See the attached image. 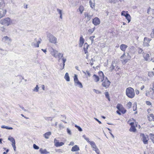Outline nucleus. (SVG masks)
Returning <instances> with one entry per match:
<instances>
[{
    "mask_svg": "<svg viewBox=\"0 0 154 154\" xmlns=\"http://www.w3.org/2000/svg\"><path fill=\"white\" fill-rule=\"evenodd\" d=\"M127 13H128V11H123L121 12V15L122 16H125V14H126Z\"/></svg>",
    "mask_w": 154,
    "mask_h": 154,
    "instance_id": "55",
    "label": "nucleus"
},
{
    "mask_svg": "<svg viewBox=\"0 0 154 154\" xmlns=\"http://www.w3.org/2000/svg\"><path fill=\"white\" fill-rule=\"evenodd\" d=\"M0 23L5 26H8L14 23H13L12 20H0Z\"/></svg>",
    "mask_w": 154,
    "mask_h": 154,
    "instance_id": "3",
    "label": "nucleus"
},
{
    "mask_svg": "<svg viewBox=\"0 0 154 154\" xmlns=\"http://www.w3.org/2000/svg\"><path fill=\"white\" fill-rule=\"evenodd\" d=\"M116 108L119 111L123 114L125 113L126 111V110L123 108L122 105L120 104L119 103L117 105Z\"/></svg>",
    "mask_w": 154,
    "mask_h": 154,
    "instance_id": "8",
    "label": "nucleus"
},
{
    "mask_svg": "<svg viewBox=\"0 0 154 154\" xmlns=\"http://www.w3.org/2000/svg\"><path fill=\"white\" fill-rule=\"evenodd\" d=\"M84 42V39L83 38V36L81 35L79 39V46L81 47L82 46Z\"/></svg>",
    "mask_w": 154,
    "mask_h": 154,
    "instance_id": "16",
    "label": "nucleus"
},
{
    "mask_svg": "<svg viewBox=\"0 0 154 154\" xmlns=\"http://www.w3.org/2000/svg\"><path fill=\"white\" fill-rule=\"evenodd\" d=\"M79 10L80 11L81 14H82V12L84 11V7L82 6H80L79 8Z\"/></svg>",
    "mask_w": 154,
    "mask_h": 154,
    "instance_id": "50",
    "label": "nucleus"
},
{
    "mask_svg": "<svg viewBox=\"0 0 154 154\" xmlns=\"http://www.w3.org/2000/svg\"><path fill=\"white\" fill-rule=\"evenodd\" d=\"M89 3L91 7L92 8L94 7V4L92 3L91 0H90L89 1Z\"/></svg>",
    "mask_w": 154,
    "mask_h": 154,
    "instance_id": "49",
    "label": "nucleus"
},
{
    "mask_svg": "<svg viewBox=\"0 0 154 154\" xmlns=\"http://www.w3.org/2000/svg\"><path fill=\"white\" fill-rule=\"evenodd\" d=\"M63 150L61 149H56V152H63Z\"/></svg>",
    "mask_w": 154,
    "mask_h": 154,
    "instance_id": "60",
    "label": "nucleus"
},
{
    "mask_svg": "<svg viewBox=\"0 0 154 154\" xmlns=\"http://www.w3.org/2000/svg\"><path fill=\"white\" fill-rule=\"evenodd\" d=\"M5 29L4 27H1V30L3 32H5Z\"/></svg>",
    "mask_w": 154,
    "mask_h": 154,
    "instance_id": "59",
    "label": "nucleus"
},
{
    "mask_svg": "<svg viewBox=\"0 0 154 154\" xmlns=\"http://www.w3.org/2000/svg\"><path fill=\"white\" fill-rule=\"evenodd\" d=\"M39 88L38 85H36L35 87L32 89V91L35 92H38L39 91Z\"/></svg>",
    "mask_w": 154,
    "mask_h": 154,
    "instance_id": "35",
    "label": "nucleus"
},
{
    "mask_svg": "<svg viewBox=\"0 0 154 154\" xmlns=\"http://www.w3.org/2000/svg\"><path fill=\"white\" fill-rule=\"evenodd\" d=\"M33 147L34 149H39V147L35 144H33Z\"/></svg>",
    "mask_w": 154,
    "mask_h": 154,
    "instance_id": "54",
    "label": "nucleus"
},
{
    "mask_svg": "<svg viewBox=\"0 0 154 154\" xmlns=\"http://www.w3.org/2000/svg\"><path fill=\"white\" fill-rule=\"evenodd\" d=\"M150 35L152 38H154V29H152V32H151Z\"/></svg>",
    "mask_w": 154,
    "mask_h": 154,
    "instance_id": "56",
    "label": "nucleus"
},
{
    "mask_svg": "<svg viewBox=\"0 0 154 154\" xmlns=\"http://www.w3.org/2000/svg\"><path fill=\"white\" fill-rule=\"evenodd\" d=\"M95 30V27H94V28L91 29H88V33L89 34H91Z\"/></svg>",
    "mask_w": 154,
    "mask_h": 154,
    "instance_id": "34",
    "label": "nucleus"
},
{
    "mask_svg": "<svg viewBox=\"0 0 154 154\" xmlns=\"http://www.w3.org/2000/svg\"><path fill=\"white\" fill-rule=\"evenodd\" d=\"M147 13L149 14L154 15V9L151 8L149 7L147 9Z\"/></svg>",
    "mask_w": 154,
    "mask_h": 154,
    "instance_id": "15",
    "label": "nucleus"
},
{
    "mask_svg": "<svg viewBox=\"0 0 154 154\" xmlns=\"http://www.w3.org/2000/svg\"><path fill=\"white\" fill-rule=\"evenodd\" d=\"M53 117H46L45 118V119L47 121H49L50 120L51 121L53 119Z\"/></svg>",
    "mask_w": 154,
    "mask_h": 154,
    "instance_id": "52",
    "label": "nucleus"
},
{
    "mask_svg": "<svg viewBox=\"0 0 154 154\" xmlns=\"http://www.w3.org/2000/svg\"><path fill=\"white\" fill-rule=\"evenodd\" d=\"M47 37L50 42L54 44L57 43V38L50 33L47 34Z\"/></svg>",
    "mask_w": 154,
    "mask_h": 154,
    "instance_id": "2",
    "label": "nucleus"
},
{
    "mask_svg": "<svg viewBox=\"0 0 154 154\" xmlns=\"http://www.w3.org/2000/svg\"><path fill=\"white\" fill-rule=\"evenodd\" d=\"M154 75V73L153 72H149L148 76L150 77H152Z\"/></svg>",
    "mask_w": 154,
    "mask_h": 154,
    "instance_id": "51",
    "label": "nucleus"
},
{
    "mask_svg": "<svg viewBox=\"0 0 154 154\" xmlns=\"http://www.w3.org/2000/svg\"><path fill=\"white\" fill-rule=\"evenodd\" d=\"M2 40L6 43H9L12 41V39L7 36H4L2 38Z\"/></svg>",
    "mask_w": 154,
    "mask_h": 154,
    "instance_id": "13",
    "label": "nucleus"
},
{
    "mask_svg": "<svg viewBox=\"0 0 154 154\" xmlns=\"http://www.w3.org/2000/svg\"><path fill=\"white\" fill-rule=\"evenodd\" d=\"M115 62V61H112L111 65L110 67V70L111 71H112V70L114 69V67H115V66H114V63Z\"/></svg>",
    "mask_w": 154,
    "mask_h": 154,
    "instance_id": "37",
    "label": "nucleus"
},
{
    "mask_svg": "<svg viewBox=\"0 0 154 154\" xmlns=\"http://www.w3.org/2000/svg\"><path fill=\"white\" fill-rule=\"evenodd\" d=\"M67 133L69 135H71L72 133H71V131L70 130L69 128H67Z\"/></svg>",
    "mask_w": 154,
    "mask_h": 154,
    "instance_id": "58",
    "label": "nucleus"
},
{
    "mask_svg": "<svg viewBox=\"0 0 154 154\" xmlns=\"http://www.w3.org/2000/svg\"><path fill=\"white\" fill-rule=\"evenodd\" d=\"M143 56L145 60L148 61L149 60V54L144 53L143 54Z\"/></svg>",
    "mask_w": 154,
    "mask_h": 154,
    "instance_id": "25",
    "label": "nucleus"
},
{
    "mask_svg": "<svg viewBox=\"0 0 154 154\" xmlns=\"http://www.w3.org/2000/svg\"><path fill=\"white\" fill-rule=\"evenodd\" d=\"M148 118L149 121H154V116L152 114L149 115Z\"/></svg>",
    "mask_w": 154,
    "mask_h": 154,
    "instance_id": "24",
    "label": "nucleus"
},
{
    "mask_svg": "<svg viewBox=\"0 0 154 154\" xmlns=\"http://www.w3.org/2000/svg\"><path fill=\"white\" fill-rule=\"evenodd\" d=\"M62 59L63 61V63H62L63 67L62 68H64V66H65V63L66 60V59L64 57Z\"/></svg>",
    "mask_w": 154,
    "mask_h": 154,
    "instance_id": "38",
    "label": "nucleus"
},
{
    "mask_svg": "<svg viewBox=\"0 0 154 154\" xmlns=\"http://www.w3.org/2000/svg\"><path fill=\"white\" fill-rule=\"evenodd\" d=\"M8 140H10L12 143V144H14V143H15V141L14 138L12 137H9L8 138Z\"/></svg>",
    "mask_w": 154,
    "mask_h": 154,
    "instance_id": "30",
    "label": "nucleus"
},
{
    "mask_svg": "<svg viewBox=\"0 0 154 154\" xmlns=\"http://www.w3.org/2000/svg\"><path fill=\"white\" fill-rule=\"evenodd\" d=\"M82 137L84 138V139H85L89 143H90V142H91V141H89V139L86 137L85 135H83L82 136Z\"/></svg>",
    "mask_w": 154,
    "mask_h": 154,
    "instance_id": "43",
    "label": "nucleus"
},
{
    "mask_svg": "<svg viewBox=\"0 0 154 154\" xmlns=\"http://www.w3.org/2000/svg\"><path fill=\"white\" fill-rule=\"evenodd\" d=\"M0 50L2 51V52H1L0 51V53L1 54L4 55L6 54V51H4V50L1 48L0 49Z\"/></svg>",
    "mask_w": 154,
    "mask_h": 154,
    "instance_id": "46",
    "label": "nucleus"
},
{
    "mask_svg": "<svg viewBox=\"0 0 154 154\" xmlns=\"http://www.w3.org/2000/svg\"><path fill=\"white\" fill-rule=\"evenodd\" d=\"M154 90H152V91H150L149 92L146 93V95L147 96L150 97L154 99Z\"/></svg>",
    "mask_w": 154,
    "mask_h": 154,
    "instance_id": "12",
    "label": "nucleus"
},
{
    "mask_svg": "<svg viewBox=\"0 0 154 154\" xmlns=\"http://www.w3.org/2000/svg\"><path fill=\"white\" fill-rule=\"evenodd\" d=\"M150 139L152 140V142L154 143V134H150L149 135Z\"/></svg>",
    "mask_w": 154,
    "mask_h": 154,
    "instance_id": "39",
    "label": "nucleus"
},
{
    "mask_svg": "<svg viewBox=\"0 0 154 154\" xmlns=\"http://www.w3.org/2000/svg\"><path fill=\"white\" fill-rule=\"evenodd\" d=\"M128 57L127 58V59H123V60H122V63L123 64H125L128 61V60L131 58V57L130 56V55H129L128 53Z\"/></svg>",
    "mask_w": 154,
    "mask_h": 154,
    "instance_id": "21",
    "label": "nucleus"
},
{
    "mask_svg": "<svg viewBox=\"0 0 154 154\" xmlns=\"http://www.w3.org/2000/svg\"><path fill=\"white\" fill-rule=\"evenodd\" d=\"M5 5V3L3 0H0V8H3Z\"/></svg>",
    "mask_w": 154,
    "mask_h": 154,
    "instance_id": "31",
    "label": "nucleus"
},
{
    "mask_svg": "<svg viewBox=\"0 0 154 154\" xmlns=\"http://www.w3.org/2000/svg\"><path fill=\"white\" fill-rule=\"evenodd\" d=\"M138 52L139 54H143L144 53L143 52V50L142 49L140 48H138Z\"/></svg>",
    "mask_w": 154,
    "mask_h": 154,
    "instance_id": "44",
    "label": "nucleus"
},
{
    "mask_svg": "<svg viewBox=\"0 0 154 154\" xmlns=\"http://www.w3.org/2000/svg\"><path fill=\"white\" fill-rule=\"evenodd\" d=\"M75 127L76 128L78 129L79 131H82V128L79 126H78L76 125H75Z\"/></svg>",
    "mask_w": 154,
    "mask_h": 154,
    "instance_id": "48",
    "label": "nucleus"
},
{
    "mask_svg": "<svg viewBox=\"0 0 154 154\" xmlns=\"http://www.w3.org/2000/svg\"><path fill=\"white\" fill-rule=\"evenodd\" d=\"M51 134V132H48L44 134V137L46 139H48L49 136Z\"/></svg>",
    "mask_w": 154,
    "mask_h": 154,
    "instance_id": "29",
    "label": "nucleus"
},
{
    "mask_svg": "<svg viewBox=\"0 0 154 154\" xmlns=\"http://www.w3.org/2000/svg\"><path fill=\"white\" fill-rule=\"evenodd\" d=\"M39 151L42 154H50V152L47 151L46 149H40Z\"/></svg>",
    "mask_w": 154,
    "mask_h": 154,
    "instance_id": "20",
    "label": "nucleus"
},
{
    "mask_svg": "<svg viewBox=\"0 0 154 154\" xmlns=\"http://www.w3.org/2000/svg\"><path fill=\"white\" fill-rule=\"evenodd\" d=\"M64 78L67 82H69L70 81V78L68 73L66 72V73Z\"/></svg>",
    "mask_w": 154,
    "mask_h": 154,
    "instance_id": "28",
    "label": "nucleus"
},
{
    "mask_svg": "<svg viewBox=\"0 0 154 154\" xmlns=\"http://www.w3.org/2000/svg\"><path fill=\"white\" fill-rule=\"evenodd\" d=\"M54 143L55 146L57 147L61 146L64 144V143L63 142H59L58 140L56 139H54Z\"/></svg>",
    "mask_w": 154,
    "mask_h": 154,
    "instance_id": "11",
    "label": "nucleus"
},
{
    "mask_svg": "<svg viewBox=\"0 0 154 154\" xmlns=\"http://www.w3.org/2000/svg\"><path fill=\"white\" fill-rule=\"evenodd\" d=\"M146 103L147 105L148 106H150L151 105V103L149 101H146Z\"/></svg>",
    "mask_w": 154,
    "mask_h": 154,
    "instance_id": "62",
    "label": "nucleus"
},
{
    "mask_svg": "<svg viewBox=\"0 0 154 154\" xmlns=\"http://www.w3.org/2000/svg\"><path fill=\"white\" fill-rule=\"evenodd\" d=\"M83 73H84L85 75L86 74H87L88 77H90L91 76V74H90L88 70H87L86 72H84V71H82Z\"/></svg>",
    "mask_w": 154,
    "mask_h": 154,
    "instance_id": "45",
    "label": "nucleus"
},
{
    "mask_svg": "<svg viewBox=\"0 0 154 154\" xmlns=\"http://www.w3.org/2000/svg\"><path fill=\"white\" fill-rule=\"evenodd\" d=\"M126 17V19H130L131 17L130 14L127 13L125 14V16Z\"/></svg>",
    "mask_w": 154,
    "mask_h": 154,
    "instance_id": "41",
    "label": "nucleus"
},
{
    "mask_svg": "<svg viewBox=\"0 0 154 154\" xmlns=\"http://www.w3.org/2000/svg\"><path fill=\"white\" fill-rule=\"evenodd\" d=\"M94 81L95 82H97L100 80V78L96 74H94L93 76Z\"/></svg>",
    "mask_w": 154,
    "mask_h": 154,
    "instance_id": "22",
    "label": "nucleus"
},
{
    "mask_svg": "<svg viewBox=\"0 0 154 154\" xmlns=\"http://www.w3.org/2000/svg\"><path fill=\"white\" fill-rule=\"evenodd\" d=\"M92 23L94 25L97 26L100 24V20H92Z\"/></svg>",
    "mask_w": 154,
    "mask_h": 154,
    "instance_id": "27",
    "label": "nucleus"
},
{
    "mask_svg": "<svg viewBox=\"0 0 154 154\" xmlns=\"http://www.w3.org/2000/svg\"><path fill=\"white\" fill-rule=\"evenodd\" d=\"M140 136L142 137L141 139L143 143L145 144H148V141L149 139L148 136L145 135L144 134L141 133Z\"/></svg>",
    "mask_w": 154,
    "mask_h": 154,
    "instance_id": "6",
    "label": "nucleus"
},
{
    "mask_svg": "<svg viewBox=\"0 0 154 154\" xmlns=\"http://www.w3.org/2000/svg\"><path fill=\"white\" fill-rule=\"evenodd\" d=\"M132 105V103L130 102H129L127 104V108L129 109L131 108Z\"/></svg>",
    "mask_w": 154,
    "mask_h": 154,
    "instance_id": "47",
    "label": "nucleus"
},
{
    "mask_svg": "<svg viewBox=\"0 0 154 154\" xmlns=\"http://www.w3.org/2000/svg\"><path fill=\"white\" fill-rule=\"evenodd\" d=\"M94 119L96 121H97L99 123V124H101L102 123L101 122L97 119L95 118H94Z\"/></svg>",
    "mask_w": 154,
    "mask_h": 154,
    "instance_id": "64",
    "label": "nucleus"
},
{
    "mask_svg": "<svg viewBox=\"0 0 154 154\" xmlns=\"http://www.w3.org/2000/svg\"><path fill=\"white\" fill-rule=\"evenodd\" d=\"M93 91L97 94H100L101 93V91H99V90H97L95 89H93Z\"/></svg>",
    "mask_w": 154,
    "mask_h": 154,
    "instance_id": "53",
    "label": "nucleus"
},
{
    "mask_svg": "<svg viewBox=\"0 0 154 154\" xmlns=\"http://www.w3.org/2000/svg\"><path fill=\"white\" fill-rule=\"evenodd\" d=\"M89 144L91 145V147L93 148V150H94L97 148L95 143L93 141H91V142H90Z\"/></svg>",
    "mask_w": 154,
    "mask_h": 154,
    "instance_id": "23",
    "label": "nucleus"
},
{
    "mask_svg": "<svg viewBox=\"0 0 154 154\" xmlns=\"http://www.w3.org/2000/svg\"><path fill=\"white\" fill-rule=\"evenodd\" d=\"M105 95L106 97L107 98L109 101H110V99L109 98V93L108 92H105Z\"/></svg>",
    "mask_w": 154,
    "mask_h": 154,
    "instance_id": "42",
    "label": "nucleus"
},
{
    "mask_svg": "<svg viewBox=\"0 0 154 154\" xmlns=\"http://www.w3.org/2000/svg\"><path fill=\"white\" fill-rule=\"evenodd\" d=\"M19 107L21 109H22L23 110H24L25 112H26V111H27V110H26V109H24V107H23V106H21L20 105H19Z\"/></svg>",
    "mask_w": 154,
    "mask_h": 154,
    "instance_id": "61",
    "label": "nucleus"
},
{
    "mask_svg": "<svg viewBox=\"0 0 154 154\" xmlns=\"http://www.w3.org/2000/svg\"><path fill=\"white\" fill-rule=\"evenodd\" d=\"M151 39L147 37H145L144 39L143 43V46H144L148 47L149 46V43L150 42Z\"/></svg>",
    "mask_w": 154,
    "mask_h": 154,
    "instance_id": "10",
    "label": "nucleus"
},
{
    "mask_svg": "<svg viewBox=\"0 0 154 154\" xmlns=\"http://www.w3.org/2000/svg\"><path fill=\"white\" fill-rule=\"evenodd\" d=\"M126 95L129 98H132L135 96L134 90L131 87H128L126 90Z\"/></svg>",
    "mask_w": 154,
    "mask_h": 154,
    "instance_id": "1",
    "label": "nucleus"
},
{
    "mask_svg": "<svg viewBox=\"0 0 154 154\" xmlns=\"http://www.w3.org/2000/svg\"><path fill=\"white\" fill-rule=\"evenodd\" d=\"M84 50L85 52V54H87L88 53V49L89 46V45H88L87 43H85L84 45Z\"/></svg>",
    "mask_w": 154,
    "mask_h": 154,
    "instance_id": "18",
    "label": "nucleus"
},
{
    "mask_svg": "<svg viewBox=\"0 0 154 154\" xmlns=\"http://www.w3.org/2000/svg\"><path fill=\"white\" fill-rule=\"evenodd\" d=\"M79 150V147L76 145L73 146L72 148L71 151L72 152L76 151Z\"/></svg>",
    "mask_w": 154,
    "mask_h": 154,
    "instance_id": "26",
    "label": "nucleus"
},
{
    "mask_svg": "<svg viewBox=\"0 0 154 154\" xmlns=\"http://www.w3.org/2000/svg\"><path fill=\"white\" fill-rule=\"evenodd\" d=\"M74 81L75 86H78L80 88H83L82 84L79 81L77 77V75L76 74H75L74 75Z\"/></svg>",
    "mask_w": 154,
    "mask_h": 154,
    "instance_id": "4",
    "label": "nucleus"
},
{
    "mask_svg": "<svg viewBox=\"0 0 154 154\" xmlns=\"http://www.w3.org/2000/svg\"><path fill=\"white\" fill-rule=\"evenodd\" d=\"M6 12V10L2 8H0V19L5 16Z\"/></svg>",
    "mask_w": 154,
    "mask_h": 154,
    "instance_id": "14",
    "label": "nucleus"
},
{
    "mask_svg": "<svg viewBox=\"0 0 154 154\" xmlns=\"http://www.w3.org/2000/svg\"><path fill=\"white\" fill-rule=\"evenodd\" d=\"M12 145L14 148V150L15 151V150H16V148L15 143H14V144H12Z\"/></svg>",
    "mask_w": 154,
    "mask_h": 154,
    "instance_id": "63",
    "label": "nucleus"
},
{
    "mask_svg": "<svg viewBox=\"0 0 154 154\" xmlns=\"http://www.w3.org/2000/svg\"><path fill=\"white\" fill-rule=\"evenodd\" d=\"M103 82L102 86L105 87L106 88H107L110 84V82L108 80L107 77H105L103 79Z\"/></svg>",
    "mask_w": 154,
    "mask_h": 154,
    "instance_id": "5",
    "label": "nucleus"
},
{
    "mask_svg": "<svg viewBox=\"0 0 154 154\" xmlns=\"http://www.w3.org/2000/svg\"><path fill=\"white\" fill-rule=\"evenodd\" d=\"M63 54L59 53L57 55V58L59 59V61H60V60L61 58H63Z\"/></svg>",
    "mask_w": 154,
    "mask_h": 154,
    "instance_id": "33",
    "label": "nucleus"
},
{
    "mask_svg": "<svg viewBox=\"0 0 154 154\" xmlns=\"http://www.w3.org/2000/svg\"><path fill=\"white\" fill-rule=\"evenodd\" d=\"M94 151H95L96 152L97 154H100L99 150L98 149V148L96 149H94Z\"/></svg>",
    "mask_w": 154,
    "mask_h": 154,
    "instance_id": "57",
    "label": "nucleus"
},
{
    "mask_svg": "<svg viewBox=\"0 0 154 154\" xmlns=\"http://www.w3.org/2000/svg\"><path fill=\"white\" fill-rule=\"evenodd\" d=\"M40 40H38L36 38L34 39L33 42L31 43V45L35 48H38L39 47V44L41 43Z\"/></svg>",
    "mask_w": 154,
    "mask_h": 154,
    "instance_id": "7",
    "label": "nucleus"
},
{
    "mask_svg": "<svg viewBox=\"0 0 154 154\" xmlns=\"http://www.w3.org/2000/svg\"><path fill=\"white\" fill-rule=\"evenodd\" d=\"M2 128H5L7 129L12 130L13 128L12 127H9L7 126H5V125H2L1 127Z\"/></svg>",
    "mask_w": 154,
    "mask_h": 154,
    "instance_id": "36",
    "label": "nucleus"
},
{
    "mask_svg": "<svg viewBox=\"0 0 154 154\" xmlns=\"http://www.w3.org/2000/svg\"><path fill=\"white\" fill-rule=\"evenodd\" d=\"M57 11L60 15V19H62V10H60L58 8H57Z\"/></svg>",
    "mask_w": 154,
    "mask_h": 154,
    "instance_id": "40",
    "label": "nucleus"
},
{
    "mask_svg": "<svg viewBox=\"0 0 154 154\" xmlns=\"http://www.w3.org/2000/svg\"><path fill=\"white\" fill-rule=\"evenodd\" d=\"M128 46L125 44H122L120 46V49L123 51H125Z\"/></svg>",
    "mask_w": 154,
    "mask_h": 154,
    "instance_id": "19",
    "label": "nucleus"
},
{
    "mask_svg": "<svg viewBox=\"0 0 154 154\" xmlns=\"http://www.w3.org/2000/svg\"><path fill=\"white\" fill-rule=\"evenodd\" d=\"M51 54L56 58H57V55L60 53H58V51L51 48L50 51Z\"/></svg>",
    "mask_w": 154,
    "mask_h": 154,
    "instance_id": "9",
    "label": "nucleus"
},
{
    "mask_svg": "<svg viewBox=\"0 0 154 154\" xmlns=\"http://www.w3.org/2000/svg\"><path fill=\"white\" fill-rule=\"evenodd\" d=\"M129 131L131 132H135L136 131V129L134 126H131Z\"/></svg>",
    "mask_w": 154,
    "mask_h": 154,
    "instance_id": "32",
    "label": "nucleus"
},
{
    "mask_svg": "<svg viewBox=\"0 0 154 154\" xmlns=\"http://www.w3.org/2000/svg\"><path fill=\"white\" fill-rule=\"evenodd\" d=\"M98 74L100 79L101 80V81H103V79L105 78L103 72L102 71H100L98 72Z\"/></svg>",
    "mask_w": 154,
    "mask_h": 154,
    "instance_id": "17",
    "label": "nucleus"
}]
</instances>
